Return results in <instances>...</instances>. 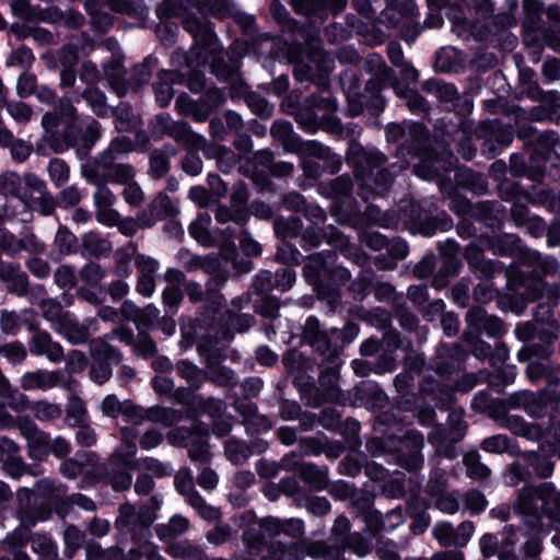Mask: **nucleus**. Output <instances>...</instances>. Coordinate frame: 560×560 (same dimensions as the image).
I'll return each instance as SVG.
<instances>
[{
    "instance_id": "nucleus-1",
    "label": "nucleus",
    "mask_w": 560,
    "mask_h": 560,
    "mask_svg": "<svg viewBox=\"0 0 560 560\" xmlns=\"http://www.w3.org/2000/svg\"><path fill=\"white\" fill-rule=\"evenodd\" d=\"M386 158L377 150L363 151L357 162V180L359 194L363 199L382 196L390 187L393 174L382 166Z\"/></svg>"
},
{
    "instance_id": "nucleus-2",
    "label": "nucleus",
    "mask_w": 560,
    "mask_h": 560,
    "mask_svg": "<svg viewBox=\"0 0 560 560\" xmlns=\"http://www.w3.org/2000/svg\"><path fill=\"white\" fill-rule=\"evenodd\" d=\"M282 521L275 517H266L259 528L250 527L243 534L250 557L257 560H287V552L282 546H266L262 533L270 537L282 533Z\"/></svg>"
},
{
    "instance_id": "nucleus-3",
    "label": "nucleus",
    "mask_w": 560,
    "mask_h": 560,
    "mask_svg": "<svg viewBox=\"0 0 560 560\" xmlns=\"http://www.w3.org/2000/svg\"><path fill=\"white\" fill-rule=\"evenodd\" d=\"M137 447L131 446L128 454L116 453L109 460V482L115 491H125L131 486L130 470L135 468Z\"/></svg>"
},
{
    "instance_id": "nucleus-4",
    "label": "nucleus",
    "mask_w": 560,
    "mask_h": 560,
    "mask_svg": "<svg viewBox=\"0 0 560 560\" xmlns=\"http://www.w3.org/2000/svg\"><path fill=\"white\" fill-rule=\"evenodd\" d=\"M132 142L128 137L121 136L114 139L109 147L104 150L90 165H92L91 177L95 183L98 182L102 170H110L114 162L120 156L130 152Z\"/></svg>"
},
{
    "instance_id": "nucleus-5",
    "label": "nucleus",
    "mask_w": 560,
    "mask_h": 560,
    "mask_svg": "<svg viewBox=\"0 0 560 560\" xmlns=\"http://www.w3.org/2000/svg\"><path fill=\"white\" fill-rule=\"evenodd\" d=\"M152 132L156 136L170 135L176 140H180L196 147L202 145L206 142L202 137L194 135L186 122H175L167 115H160L155 118Z\"/></svg>"
},
{
    "instance_id": "nucleus-6",
    "label": "nucleus",
    "mask_w": 560,
    "mask_h": 560,
    "mask_svg": "<svg viewBox=\"0 0 560 560\" xmlns=\"http://www.w3.org/2000/svg\"><path fill=\"white\" fill-rule=\"evenodd\" d=\"M21 434L27 440L28 454L32 458L43 459L49 452L48 435L28 418L19 422Z\"/></svg>"
},
{
    "instance_id": "nucleus-7",
    "label": "nucleus",
    "mask_w": 560,
    "mask_h": 560,
    "mask_svg": "<svg viewBox=\"0 0 560 560\" xmlns=\"http://www.w3.org/2000/svg\"><path fill=\"white\" fill-rule=\"evenodd\" d=\"M342 332L338 329L322 330L319 322L315 317L307 318L304 326V339L315 346L319 351L336 349Z\"/></svg>"
},
{
    "instance_id": "nucleus-8",
    "label": "nucleus",
    "mask_w": 560,
    "mask_h": 560,
    "mask_svg": "<svg viewBox=\"0 0 560 560\" xmlns=\"http://www.w3.org/2000/svg\"><path fill=\"white\" fill-rule=\"evenodd\" d=\"M28 347L31 353L45 355L50 362L59 363L65 360L63 348L60 343L54 341L47 331H35L30 339Z\"/></svg>"
},
{
    "instance_id": "nucleus-9",
    "label": "nucleus",
    "mask_w": 560,
    "mask_h": 560,
    "mask_svg": "<svg viewBox=\"0 0 560 560\" xmlns=\"http://www.w3.org/2000/svg\"><path fill=\"white\" fill-rule=\"evenodd\" d=\"M466 322L470 331L485 332L490 337H499L504 330L502 322L495 316L488 315L481 307L470 310L467 313Z\"/></svg>"
},
{
    "instance_id": "nucleus-10",
    "label": "nucleus",
    "mask_w": 560,
    "mask_h": 560,
    "mask_svg": "<svg viewBox=\"0 0 560 560\" xmlns=\"http://www.w3.org/2000/svg\"><path fill=\"white\" fill-rule=\"evenodd\" d=\"M177 213V209L170 197L160 192L150 203L149 211L139 213V223L142 229L152 226L156 221Z\"/></svg>"
},
{
    "instance_id": "nucleus-11",
    "label": "nucleus",
    "mask_w": 560,
    "mask_h": 560,
    "mask_svg": "<svg viewBox=\"0 0 560 560\" xmlns=\"http://www.w3.org/2000/svg\"><path fill=\"white\" fill-rule=\"evenodd\" d=\"M450 429L447 432H443L442 429L435 428L429 434V441L432 444H441L443 442L456 443L460 441L466 432V424L464 422V416L462 410H453L448 415Z\"/></svg>"
},
{
    "instance_id": "nucleus-12",
    "label": "nucleus",
    "mask_w": 560,
    "mask_h": 560,
    "mask_svg": "<svg viewBox=\"0 0 560 560\" xmlns=\"http://www.w3.org/2000/svg\"><path fill=\"white\" fill-rule=\"evenodd\" d=\"M60 383V373L57 371L35 370L22 375L20 386L24 390H48Z\"/></svg>"
},
{
    "instance_id": "nucleus-13",
    "label": "nucleus",
    "mask_w": 560,
    "mask_h": 560,
    "mask_svg": "<svg viewBox=\"0 0 560 560\" xmlns=\"http://www.w3.org/2000/svg\"><path fill=\"white\" fill-rule=\"evenodd\" d=\"M434 477L436 478V482L431 479L428 483V488L430 492L439 494L435 500L436 508L444 513H456L459 510L458 493L441 492V488L446 481L444 471H435Z\"/></svg>"
},
{
    "instance_id": "nucleus-14",
    "label": "nucleus",
    "mask_w": 560,
    "mask_h": 560,
    "mask_svg": "<svg viewBox=\"0 0 560 560\" xmlns=\"http://www.w3.org/2000/svg\"><path fill=\"white\" fill-rule=\"evenodd\" d=\"M92 165H86L83 168V174L89 183L96 186V191L94 194V203L96 208H106L112 207L116 200L115 195L110 191V189L106 186L108 182L107 170H102L98 182L92 180L91 177Z\"/></svg>"
},
{
    "instance_id": "nucleus-15",
    "label": "nucleus",
    "mask_w": 560,
    "mask_h": 560,
    "mask_svg": "<svg viewBox=\"0 0 560 560\" xmlns=\"http://www.w3.org/2000/svg\"><path fill=\"white\" fill-rule=\"evenodd\" d=\"M180 74L176 71H166L163 70L159 74V82L154 85V92L156 102L161 107L167 106L173 96V88L172 85L176 82H179Z\"/></svg>"
},
{
    "instance_id": "nucleus-16",
    "label": "nucleus",
    "mask_w": 560,
    "mask_h": 560,
    "mask_svg": "<svg viewBox=\"0 0 560 560\" xmlns=\"http://www.w3.org/2000/svg\"><path fill=\"white\" fill-rule=\"evenodd\" d=\"M55 331L63 336L72 345L84 343L90 335L88 327L80 324L72 314L63 319Z\"/></svg>"
},
{
    "instance_id": "nucleus-17",
    "label": "nucleus",
    "mask_w": 560,
    "mask_h": 560,
    "mask_svg": "<svg viewBox=\"0 0 560 560\" xmlns=\"http://www.w3.org/2000/svg\"><path fill=\"white\" fill-rule=\"evenodd\" d=\"M334 255L331 253H315L308 256L307 261L304 267V276L305 278L316 284L322 276H325L327 272V266L332 261Z\"/></svg>"
},
{
    "instance_id": "nucleus-18",
    "label": "nucleus",
    "mask_w": 560,
    "mask_h": 560,
    "mask_svg": "<svg viewBox=\"0 0 560 560\" xmlns=\"http://www.w3.org/2000/svg\"><path fill=\"white\" fill-rule=\"evenodd\" d=\"M539 494L546 513L560 524V492L556 491L551 482H544L540 485Z\"/></svg>"
},
{
    "instance_id": "nucleus-19",
    "label": "nucleus",
    "mask_w": 560,
    "mask_h": 560,
    "mask_svg": "<svg viewBox=\"0 0 560 560\" xmlns=\"http://www.w3.org/2000/svg\"><path fill=\"white\" fill-rule=\"evenodd\" d=\"M540 486L538 488L524 487L518 491L514 510L518 514L532 515L537 511V501H540Z\"/></svg>"
},
{
    "instance_id": "nucleus-20",
    "label": "nucleus",
    "mask_w": 560,
    "mask_h": 560,
    "mask_svg": "<svg viewBox=\"0 0 560 560\" xmlns=\"http://www.w3.org/2000/svg\"><path fill=\"white\" fill-rule=\"evenodd\" d=\"M465 257L470 267L480 272V277H488L495 269L494 262L491 260H486L483 258L482 248L475 243L469 244L466 247Z\"/></svg>"
},
{
    "instance_id": "nucleus-21",
    "label": "nucleus",
    "mask_w": 560,
    "mask_h": 560,
    "mask_svg": "<svg viewBox=\"0 0 560 560\" xmlns=\"http://www.w3.org/2000/svg\"><path fill=\"white\" fill-rule=\"evenodd\" d=\"M39 307L43 316L50 323L54 330L61 325L63 319L71 315L70 312L63 311L61 304L54 299L42 300L39 302Z\"/></svg>"
},
{
    "instance_id": "nucleus-22",
    "label": "nucleus",
    "mask_w": 560,
    "mask_h": 560,
    "mask_svg": "<svg viewBox=\"0 0 560 560\" xmlns=\"http://www.w3.org/2000/svg\"><path fill=\"white\" fill-rule=\"evenodd\" d=\"M211 217L208 213H201L189 225L190 235L201 245L209 246L212 244L210 234Z\"/></svg>"
},
{
    "instance_id": "nucleus-23",
    "label": "nucleus",
    "mask_w": 560,
    "mask_h": 560,
    "mask_svg": "<svg viewBox=\"0 0 560 560\" xmlns=\"http://www.w3.org/2000/svg\"><path fill=\"white\" fill-rule=\"evenodd\" d=\"M166 553L173 558L184 560H203V551L197 546L191 545L187 540H180L170 545Z\"/></svg>"
},
{
    "instance_id": "nucleus-24",
    "label": "nucleus",
    "mask_w": 560,
    "mask_h": 560,
    "mask_svg": "<svg viewBox=\"0 0 560 560\" xmlns=\"http://www.w3.org/2000/svg\"><path fill=\"white\" fill-rule=\"evenodd\" d=\"M305 552L315 559L342 560L340 549L325 541H312L305 546Z\"/></svg>"
},
{
    "instance_id": "nucleus-25",
    "label": "nucleus",
    "mask_w": 560,
    "mask_h": 560,
    "mask_svg": "<svg viewBox=\"0 0 560 560\" xmlns=\"http://www.w3.org/2000/svg\"><path fill=\"white\" fill-rule=\"evenodd\" d=\"M188 527L189 522L186 517L175 515L168 521L167 524H162L156 527V535L160 539L167 540L184 534Z\"/></svg>"
},
{
    "instance_id": "nucleus-26",
    "label": "nucleus",
    "mask_w": 560,
    "mask_h": 560,
    "mask_svg": "<svg viewBox=\"0 0 560 560\" xmlns=\"http://www.w3.org/2000/svg\"><path fill=\"white\" fill-rule=\"evenodd\" d=\"M408 137L411 141L408 151L422 158L429 142L427 129L420 124H412L408 128Z\"/></svg>"
},
{
    "instance_id": "nucleus-27",
    "label": "nucleus",
    "mask_w": 560,
    "mask_h": 560,
    "mask_svg": "<svg viewBox=\"0 0 560 560\" xmlns=\"http://www.w3.org/2000/svg\"><path fill=\"white\" fill-rule=\"evenodd\" d=\"M299 475L303 481L314 489L320 490L327 485L326 474L313 464H301Z\"/></svg>"
},
{
    "instance_id": "nucleus-28",
    "label": "nucleus",
    "mask_w": 560,
    "mask_h": 560,
    "mask_svg": "<svg viewBox=\"0 0 560 560\" xmlns=\"http://www.w3.org/2000/svg\"><path fill=\"white\" fill-rule=\"evenodd\" d=\"M196 45L198 46L201 40L203 42V46L198 48L197 58L200 59V62L206 63L215 60L217 52L220 51V46L215 36L211 32H206L202 37H196Z\"/></svg>"
},
{
    "instance_id": "nucleus-29",
    "label": "nucleus",
    "mask_w": 560,
    "mask_h": 560,
    "mask_svg": "<svg viewBox=\"0 0 560 560\" xmlns=\"http://www.w3.org/2000/svg\"><path fill=\"white\" fill-rule=\"evenodd\" d=\"M31 410L39 421H52L62 415L61 406L47 400H38L31 405Z\"/></svg>"
},
{
    "instance_id": "nucleus-30",
    "label": "nucleus",
    "mask_w": 560,
    "mask_h": 560,
    "mask_svg": "<svg viewBox=\"0 0 560 560\" xmlns=\"http://www.w3.org/2000/svg\"><path fill=\"white\" fill-rule=\"evenodd\" d=\"M139 511L133 505L125 503L119 508V514L116 518V526L120 529L136 532L139 527Z\"/></svg>"
},
{
    "instance_id": "nucleus-31",
    "label": "nucleus",
    "mask_w": 560,
    "mask_h": 560,
    "mask_svg": "<svg viewBox=\"0 0 560 560\" xmlns=\"http://www.w3.org/2000/svg\"><path fill=\"white\" fill-rule=\"evenodd\" d=\"M423 90L433 94L443 102H452L457 96V90L454 85L439 80H428L423 84Z\"/></svg>"
},
{
    "instance_id": "nucleus-32",
    "label": "nucleus",
    "mask_w": 560,
    "mask_h": 560,
    "mask_svg": "<svg viewBox=\"0 0 560 560\" xmlns=\"http://www.w3.org/2000/svg\"><path fill=\"white\" fill-rule=\"evenodd\" d=\"M82 97L88 102L94 114L104 116L108 112L105 94L97 88H88L83 91Z\"/></svg>"
},
{
    "instance_id": "nucleus-33",
    "label": "nucleus",
    "mask_w": 560,
    "mask_h": 560,
    "mask_svg": "<svg viewBox=\"0 0 560 560\" xmlns=\"http://www.w3.org/2000/svg\"><path fill=\"white\" fill-rule=\"evenodd\" d=\"M151 472L158 478H162L172 474L173 468L170 464L160 462L153 457H145L140 460H135V467Z\"/></svg>"
},
{
    "instance_id": "nucleus-34",
    "label": "nucleus",
    "mask_w": 560,
    "mask_h": 560,
    "mask_svg": "<svg viewBox=\"0 0 560 560\" xmlns=\"http://www.w3.org/2000/svg\"><path fill=\"white\" fill-rule=\"evenodd\" d=\"M308 151L311 154L319 159L326 160L330 173H336L339 171L341 165L340 155L331 153L328 148L317 142H311L308 145Z\"/></svg>"
},
{
    "instance_id": "nucleus-35",
    "label": "nucleus",
    "mask_w": 560,
    "mask_h": 560,
    "mask_svg": "<svg viewBox=\"0 0 560 560\" xmlns=\"http://www.w3.org/2000/svg\"><path fill=\"white\" fill-rule=\"evenodd\" d=\"M225 455L235 465H241L252 455L250 450L241 441L229 440L225 443Z\"/></svg>"
},
{
    "instance_id": "nucleus-36",
    "label": "nucleus",
    "mask_w": 560,
    "mask_h": 560,
    "mask_svg": "<svg viewBox=\"0 0 560 560\" xmlns=\"http://www.w3.org/2000/svg\"><path fill=\"white\" fill-rule=\"evenodd\" d=\"M83 248L92 256H102L110 250L109 243L95 233H86L82 240Z\"/></svg>"
},
{
    "instance_id": "nucleus-37",
    "label": "nucleus",
    "mask_w": 560,
    "mask_h": 560,
    "mask_svg": "<svg viewBox=\"0 0 560 560\" xmlns=\"http://www.w3.org/2000/svg\"><path fill=\"white\" fill-rule=\"evenodd\" d=\"M85 535L73 525H68L63 533L66 544V553L72 558L74 552L80 549L84 542Z\"/></svg>"
},
{
    "instance_id": "nucleus-38",
    "label": "nucleus",
    "mask_w": 560,
    "mask_h": 560,
    "mask_svg": "<svg viewBox=\"0 0 560 560\" xmlns=\"http://www.w3.org/2000/svg\"><path fill=\"white\" fill-rule=\"evenodd\" d=\"M0 355L5 358L12 364H20L26 359L27 351L22 342L11 341L0 346Z\"/></svg>"
},
{
    "instance_id": "nucleus-39",
    "label": "nucleus",
    "mask_w": 560,
    "mask_h": 560,
    "mask_svg": "<svg viewBox=\"0 0 560 560\" xmlns=\"http://www.w3.org/2000/svg\"><path fill=\"white\" fill-rule=\"evenodd\" d=\"M31 549L45 557V558H51L55 556V545L51 541L49 537L42 534H33L30 538Z\"/></svg>"
},
{
    "instance_id": "nucleus-40",
    "label": "nucleus",
    "mask_w": 560,
    "mask_h": 560,
    "mask_svg": "<svg viewBox=\"0 0 560 560\" xmlns=\"http://www.w3.org/2000/svg\"><path fill=\"white\" fill-rule=\"evenodd\" d=\"M108 182H116L121 185H128L133 182L135 170L129 164H113L110 170H107Z\"/></svg>"
},
{
    "instance_id": "nucleus-41",
    "label": "nucleus",
    "mask_w": 560,
    "mask_h": 560,
    "mask_svg": "<svg viewBox=\"0 0 560 560\" xmlns=\"http://www.w3.org/2000/svg\"><path fill=\"white\" fill-rule=\"evenodd\" d=\"M464 464L467 467V474L476 478H487L490 476V469L479 460V454L471 452L465 455Z\"/></svg>"
},
{
    "instance_id": "nucleus-42",
    "label": "nucleus",
    "mask_w": 560,
    "mask_h": 560,
    "mask_svg": "<svg viewBox=\"0 0 560 560\" xmlns=\"http://www.w3.org/2000/svg\"><path fill=\"white\" fill-rule=\"evenodd\" d=\"M416 443V451L408 456L400 458V465L409 470H416L423 464V457L420 454V448L423 446V438L419 433H411Z\"/></svg>"
},
{
    "instance_id": "nucleus-43",
    "label": "nucleus",
    "mask_w": 560,
    "mask_h": 560,
    "mask_svg": "<svg viewBox=\"0 0 560 560\" xmlns=\"http://www.w3.org/2000/svg\"><path fill=\"white\" fill-rule=\"evenodd\" d=\"M188 503L198 511L199 515L209 521L219 518L220 511L207 504L199 493H190Z\"/></svg>"
},
{
    "instance_id": "nucleus-44",
    "label": "nucleus",
    "mask_w": 560,
    "mask_h": 560,
    "mask_svg": "<svg viewBox=\"0 0 560 560\" xmlns=\"http://www.w3.org/2000/svg\"><path fill=\"white\" fill-rule=\"evenodd\" d=\"M273 279V283L265 285L262 289L268 290L271 287H276L281 291H287L291 289L295 282V272L289 267H283L276 271Z\"/></svg>"
},
{
    "instance_id": "nucleus-45",
    "label": "nucleus",
    "mask_w": 560,
    "mask_h": 560,
    "mask_svg": "<svg viewBox=\"0 0 560 560\" xmlns=\"http://www.w3.org/2000/svg\"><path fill=\"white\" fill-rule=\"evenodd\" d=\"M178 375L187 381L191 387H199L201 384V372L198 368L187 361H179L176 365Z\"/></svg>"
},
{
    "instance_id": "nucleus-46",
    "label": "nucleus",
    "mask_w": 560,
    "mask_h": 560,
    "mask_svg": "<svg viewBox=\"0 0 560 560\" xmlns=\"http://www.w3.org/2000/svg\"><path fill=\"white\" fill-rule=\"evenodd\" d=\"M518 238L514 235H504L502 237H498L495 241L491 243V248L494 254L508 256L512 255L514 250L520 248Z\"/></svg>"
},
{
    "instance_id": "nucleus-47",
    "label": "nucleus",
    "mask_w": 560,
    "mask_h": 560,
    "mask_svg": "<svg viewBox=\"0 0 560 560\" xmlns=\"http://www.w3.org/2000/svg\"><path fill=\"white\" fill-rule=\"evenodd\" d=\"M8 114L18 122V124H27L33 116V110L31 106L22 102H10L5 104Z\"/></svg>"
},
{
    "instance_id": "nucleus-48",
    "label": "nucleus",
    "mask_w": 560,
    "mask_h": 560,
    "mask_svg": "<svg viewBox=\"0 0 560 560\" xmlns=\"http://www.w3.org/2000/svg\"><path fill=\"white\" fill-rule=\"evenodd\" d=\"M210 380L221 386H234L237 384V376L226 366H214L210 369Z\"/></svg>"
},
{
    "instance_id": "nucleus-49",
    "label": "nucleus",
    "mask_w": 560,
    "mask_h": 560,
    "mask_svg": "<svg viewBox=\"0 0 560 560\" xmlns=\"http://www.w3.org/2000/svg\"><path fill=\"white\" fill-rule=\"evenodd\" d=\"M85 402L78 396H71L67 406V417L73 419L74 424H81L86 420Z\"/></svg>"
},
{
    "instance_id": "nucleus-50",
    "label": "nucleus",
    "mask_w": 560,
    "mask_h": 560,
    "mask_svg": "<svg viewBox=\"0 0 560 560\" xmlns=\"http://www.w3.org/2000/svg\"><path fill=\"white\" fill-rule=\"evenodd\" d=\"M352 534L350 533V521L345 516L337 517L331 529L334 545L337 547L341 546Z\"/></svg>"
},
{
    "instance_id": "nucleus-51",
    "label": "nucleus",
    "mask_w": 560,
    "mask_h": 560,
    "mask_svg": "<svg viewBox=\"0 0 560 560\" xmlns=\"http://www.w3.org/2000/svg\"><path fill=\"white\" fill-rule=\"evenodd\" d=\"M434 538L442 546L455 545V528L448 522H440L432 529Z\"/></svg>"
},
{
    "instance_id": "nucleus-52",
    "label": "nucleus",
    "mask_w": 560,
    "mask_h": 560,
    "mask_svg": "<svg viewBox=\"0 0 560 560\" xmlns=\"http://www.w3.org/2000/svg\"><path fill=\"white\" fill-rule=\"evenodd\" d=\"M441 168L447 170L446 166L441 165L440 159L435 158L429 165L425 164L424 160L420 164L415 165L413 172L417 176L424 179H433L439 176Z\"/></svg>"
},
{
    "instance_id": "nucleus-53",
    "label": "nucleus",
    "mask_w": 560,
    "mask_h": 560,
    "mask_svg": "<svg viewBox=\"0 0 560 560\" xmlns=\"http://www.w3.org/2000/svg\"><path fill=\"white\" fill-rule=\"evenodd\" d=\"M48 173L51 180L57 185L65 184L69 178V167L60 159H52L48 164Z\"/></svg>"
},
{
    "instance_id": "nucleus-54",
    "label": "nucleus",
    "mask_w": 560,
    "mask_h": 560,
    "mask_svg": "<svg viewBox=\"0 0 560 560\" xmlns=\"http://www.w3.org/2000/svg\"><path fill=\"white\" fill-rule=\"evenodd\" d=\"M20 238L5 229H0V254L15 256L20 253Z\"/></svg>"
},
{
    "instance_id": "nucleus-55",
    "label": "nucleus",
    "mask_w": 560,
    "mask_h": 560,
    "mask_svg": "<svg viewBox=\"0 0 560 560\" xmlns=\"http://www.w3.org/2000/svg\"><path fill=\"white\" fill-rule=\"evenodd\" d=\"M54 279L58 287L70 289L77 282L75 270L71 266L62 265L55 271Z\"/></svg>"
},
{
    "instance_id": "nucleus-56",
    "label": "nucleus",
    "mask_w": 560,
    "mask_h": 560,
    "mask_svg": "<svg viewBox=\"0 0 560 560\" xmlns=\"http://www.w3.org/2000/svg\"><path fill=\"white\" fill-rule=\"evenodd\" d=\"M93 352L115 363H118L122 357L116 348L109 346L104 339L93 341Z\"/></svg>"
},
{
    "instance_id": "nucleus-57",
    "label": "nucleus",
    "mask_w": 560,
    "mask_h": 560,
    "mask_svg": "<svg viewBox=\"0 0 560 560\" xmlns=\"http://www.w3.org/2000/svg\"><path fill=\"white\" fill-rule=\"evenodd\" d=\"M55 244L62 255H68L75 247V237L67 229L60 228L56 234Z\"/></svg>"
},
{
    "instance_id": "nucleus-58",
    "label": "nucleus",
    "mask_w": 560,
    "mask_h": 560,
    "mask_svg": "<svg viewBox=\"0 0 560 560\" xmlns=\"http://www.w3.org/2000/svg\"><path fill=\"white\" fill-rule=\"evenodd\" d=\"M302 230V222L299 218H290L276 222V232L284 237H294Z\"/></svg>"
},
{
    "instance_id": "nucleus-59",
    "label": "nucleus",
    "mask_w": 560,
    "mask_h": 560,
    "mask_svg": "<svg viewBox=\"0 0 560 560\" xmlns=\"http://www.w3.org/2000/svg\"><path fill=\"white\" fill-rule=\"evenodd\" d=\"M80 277L89 284L96 285L105 278V271L98 264L91 262L80 270Z\"/></svg>"
},
{
    "instance_id": "nucleus-60",
    "label": "nucleus",
    "mask_w": 560,
    "mask_h": 560,
    "mask_svg": "<svg viewBox=\"0 0 560 560\" xmlns=\"http://www.w3.org/2000/svg\"><path fill=\"white\" fill-rule=\"evenodd\" d=\"M21 179L16 173L10 172L0 175V194L14 196L20 188Z\"/></svg>"
},
{
    "instance_id": "nucleus-61",
    "label": "nucleus",
    "mask_w": 560,
    "mask_h": 560,
    "mask_svg": "<svg viewBox=\"0 0 560 560\" xmlns=\"http://www.w3.org/2000/svg\"><path fill=\"white\" fill-rule=\"evenodd\" d=\"M465 508L474 514L482 512L487 506L485 495L477 490H470L465 494Z\"/></svg>"
},
{
    "instance_id": "nucleus-62",
    "label": "nucleus",
    "mask_w": 560,
    "mask_h": 560,
    "mask_svg": "<svg viewBox=\"0 0 560 560\" xmlns=\"http://www.w3.org/2000/svg\"><path fill=\"white\" fill-rule=\"evenodd\" d=\"M527 460L534 467L536 474L541 478H547L551 476L553 471L552 463L547 458H541L536 453H529L527 455Z\"/></svg>"
},
{
    "instance_id": "nucleus-63",
    "label": "nucleus",
    "mask_w": 560,
    "mask_h": 560,
    "mask_svg": "<svg viewBox=\"0 0 560 560\" xmlns=\"http://www.w3.org/2000/svg\"><path fill=\"white\" fill-rule=\"evenodd\" d=\"M129 560H164L152 544H145L129 551Z\"/></svg>"
},
{
    "instance_id": "nucleus-64",
    "label": "nucleus",
    "mask_w": 560,
    "mask_h": 560,
    "mask_svg": "<svg viewBox=\"0 0 560 560\" xmlns=\"http://www.w3.org/2000/svg\"><path fill=\"white\" fill-rule=\"evenodd\" d=\"M0 326L3 332L15 335L20 330L19 315L13 311H1Z\"/></svg>"
}]
</instances>
